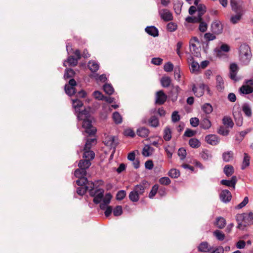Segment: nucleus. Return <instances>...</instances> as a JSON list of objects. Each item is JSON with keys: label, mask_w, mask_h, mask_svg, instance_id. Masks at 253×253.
Segmentation results:
<instances>
[{"label": "nucleus", "mask_w": 253, "mask_h": 253, "mask_svg": "<svg viewBox=\"0 0 253 253\" xmlns=\"http://www.w3.org/2000/svg\"><path fill=\"white\" fill-rule=\"evenodd\" d=\"M200 125L201 128L208 129L211 127V123L208 118H204L201 120Z\"/></svg>", "instance_id": "393cba45"}, {"label": "nucleus", "mask_w": 253, "mask_h": 253, "mask_svg": "<svg viewBox=\"0 0 253 253\" xmlns=\"http://www.w3.org/2000/svg\"><path fill=\"white\" fill-rule=\"evenodd\" d=\"M235 120L238 126H241L243 124V117L240 112H233Z\"/></svg>", "instance_id": "2f4dec72"}, {"label": "nucleus", "mask_w": 253, "mask_h": 253, "mask_svg": "<svg viewBox=\"0 0 253 253\" xmlns=\"http://www.w3.org/2000/svg\"><path fill=\"white\" fill-rule=\"evenodd\" d=\"M83 158L85 160H89V161L93 160L95 157V153L91 150H84Z\"/></svg>", "instance_id": "72a5a7b5"}, {"label": "nucleus", "mask_w": 253, "mask_h": 253, "mask_svg": "<svg viewBox=\"0 0 253 253\" xmlns=\"http://www.w3.org/2000/svg\"><path fill=\"white\" fill-rule=\"evenodd\" d=\"M239 92L243 94H249L253 92V87L249 86L247 84H243L239 88Z\"/></svg>", "instance_id": "4be33fe9"}, {"label": "nucleus", "mask_w": 253, "mask_h": 253, "mask_svg": "<svg viewBox=\"0 0 253 253\" xmlns=\"http://www.w3.org/2000/svg\"><path fill=\"white\" fill-rule=\"evenodd\" d=\"M250 157L247 153H244V157L242 163L241 169H244L250 165Z\"/></svg>", "instance_id": "58836bf2"}, {"label": "nucleus", "mask_w": 253, "mask_h": 253, "mask_svg": "<svg viewBox=\"0 0 253 253\" xmlns=\"http://www.w3.org/2000/svg\"><path fill=\"white\" fill-rule=\"evenodd\" d=\"M242 110L247 117H251L252 114L251 108L248 104L245 103L243 105Z\"/></svg>", "instance_id": "c03bdc74"}, {"label": "nucleus", "mask_w": 253, "mask_h": 253, "mask_svg": "<svg viewBox=\"0 0 253 253\" xmlns=\"http://www.w3.org/2000/svg\"><path fill=\"white\" fill-rule=\"evenodd\" d=\"M112 118L116 124H119L122 122V117L118 112L113 113Z\"/></svg>", "instance_id": "de8ad7c7"}, {"label": "nucleus", "mask_w": 253, "mask_h": 253, "mask_svg": "<svg viewBox=\"0 0 253 253\" xmlns=\"http://www.w3.org/2000/svg\"><path fill=\"white\" fill-rule=\"evenodd\" d=\"M103 90L106 94L109 95L112 94L114 91L113 86L111 84H107L103 85Z\"/></svg>", "instance_id": "603ef678"}, {"label": "nucleus", "mask_w": 253, "mask_h": 253, "mask_svg": "<svg viewBox=\"0 0 253 253\" xmlns=\"http://www.w3.org/2000/svg\"><path fill=\"white\" fill-rule=\"evenodd\" d=\"M104 190L102 188H96L95 190H91L89 192L91 197H94L93 202L95 204H100L103 202Z\"/></svg>", "instance_id": "423d86ee"}, {"label": "nucleus", "mask_w": 253, "mask_h": 253, "mask_svg": "<svg viewBox=\"0 0 253 253\" xmlns=\"http://www.w3.org/2000/svg\"><path fill=\"white\" fill-rule=\"evenodd\" d=\"M217 132L223 136L228 135L229 131L224 126H220L217 130Z\"/></svg>", "instance_id": "0e129e2a"}, {"label": "nucleus", "mask_w": 253, "mask_h": 253, "mask_svg": "<svg viewBox=\"0 0 253 253\" xmlns=\"http://www.w3.org/2000/svg\"><path fill=\"white\" fill-rule=\"evenodd\" d=\"M202 158L205 161L209 160L212 158L211 152L208 150H204L200 154Z\"/></svg>", "instance_id": "79ce46f5"}, {"label": "nucleus", "mask_w": 253, "mask_h": 253, "mask_svg": "<svg viewBox=\"0 0 253 253\" xmlns=\"http://www.w3.org/2000/svg\"><path fill=\"white\" fill-rule=\"evenodd\" d=\"M236 219L238 222V227H240L242 223L245 227L253 225V212L237 214L236 215Z\"/></svg>", "instance_id": "7ed1b4c3"}, {"label": "nucleus", "mask_w": 253, "mask_h": 253, "mask_svg": "<svg viewBox=\"0 0 253 253\" xmlns=\"http://www.w3.org/2000/svg\"><path fill=\"white\" fill-rule=\"evenodd\" d=\"M96 141V139L94 138L88 139L85 144L84 150H90L92 143H95Z\"/></svg>", "instance_id": "864d4df0"}, {"label": "nucleus", "mask_w": 253, "mask_h": 253, "mask_svg": "<svg viewBox=\"0 0 253 253\" xmlns=\"http://www.w3.org/2000/svg\"><path fill=\"white\" fill-rule=\"evenodd\" d=\"M159 186L158 184H155L152 188V189L149 194V197L153 198L158 192Z\"/></svg>", "instance_id": "13d9d810"}, {"label": "nucleus", "mask_w": 253, "mask_h": 253, "mask_svg": "<svg viewBox=\"0 0 253 253\" xmlns=\"http://www.w3.org/2000/svg\"><path fill=\"white\" fill-rule=\"evenodd\" d=\"M116 140V138L115 136H107L105 138L104 143L105 145L110 147L111 148L115 149L118 144Z\"/></svg>", "instance_id": "f8f14e48"}, {"label": "nucleus", "mask_w": 253, "mask_h": 253, "mask_svg": "<svg viewBox=\"0 0 253 253\" xmlns=\"http://www.w3.org/2000/svg\"><path fill=\"white\" fill-rule=\"evenodd\" d=\"M223 172L227 176L229 177L234 172V167L232 165H226L223 169Z\"/></svg>", "instance_id": "c756f323"}, {"label": "nucleus", "mask_w": 253, "mask_h": 253, "mask_svg": "<svg viewBox=\"0 0 253 253\" xmlns=\"http://www.w3.org/2000/svg\"><path fill=\"white\" fill-rule=\"evenodd\" d=\"M226 224L225 219L221 216L217 217L214 223V225L219 229L223 228L225 226Z\"/></svg>", "instance_id": "5701e85b"}, {"label": "nucleus", "mask_w": 253, "mask_h": 253, "mask_svg": "<svg viewBox=\"0 0 253 253\" xmlns=\"http://www.w3.org/2000/svg\"><path fill=\"white\" fill-rule=\"evenodd\" d=\"M154 151V149L149 145H145L142 150V154L145 157H149Z\"/></svg>", "instance_id": "7c9ffc66"}, {"label": "nucleus", "mask_w": 253, "mask_h": 253, "mask_svg": "<svg viewBox=\"0 0 253 253\" xmlns=\"http://www.w3.org/2000/svg\"><path fill=\"white\" fill-rule=\"evenodd\" d=\"M145 31L148 34L154 37H156L159 36L158 29L154 26L146 27Z\"/></svg>", "instance_id": "412c9836"}, {"label": "nucleus", "mask_w": 253, "mask_h": 253, "mask_svg": "<svg viewBox=\"0 0 253 253\" xmlns=\"http://www.w3.org/2000/svg\"><path fill=\"white\" fill-rule=\"evenodd\" d=\"M233 158V153L232 151L224 152L222 154L223 160L226 162L231 161Z\"/></svg>", "instance_id": "e433bc0d"}, {"label": "nucleus", "mask_w": 253, "mask_h": 253, "mask_svg": "<svg viewBox=\"0 0 253 253\" xmlns=\"http://www.w3.org/2000/svg\"><path fill=\"white\" fill-rule=\"evenodd\" d=\"M161 83L162 86L168 87L171 83V79L169 77H163L161 79Z\"/></svg>", "instance_id": "37998d69"}, {"label": "nucleus", "mask_w": 253, "mask_h": 253, "mask_svg": "<svg viewBox=\"0 0 253 253\" xmlns=\"http://www.w3.org/2000/svg\"><path fill=\"white\" fill-rule=\"evenodd\" d=\"M180 90L181 88L178 85L172 86L171 90L169 93V97L171 98L172 102H175L177 100Z\"/></svg>", "instance_id": "ddd939ff"}, {"label": "nucleus", "mask_w": 253, "mask_h": 253, "mask_svg": "<svg viewBox=\"0 0 253 253\" xmlns=\"http://www.w3.org/2000/svg\"><path fill=\"white\" fill-rule=\"evenodd\" d=\"M223 123L228 127L232 128L234 126V123L231 118L224 117L222 120Z\"/></svg>", "instance_id": "49530a36"}, {"label": "nucleus", "mask_w": 253, "mask_h": 253, "mask_svg": "<svg viewBox=\"0 0 253 253\" xmlns=\"http://www.w3.org/2000/svg\"><path fill=\"white\" fill-rule=\"evenodd\" d=\"M177 25L173 22H170L167 24V29L170 32H173L177 29Z\"/></svg>", "instance_id": "e2e57ef3"}, {"label": "nucleus", "mask_w": 253, "mask_h": 253, "mask_svg": "<svg viewBox=\"0 0 253 253\" xmlns=\"http://www.w3.org/2000/svg\"><path fill=\"white\" fill-rule=\"evenodd\" d=\"M74 175L77 178L85 177L86 170L83 168H79L75 170Z\"/></svg>", "instance_id": "473e14b6"}, {"label": "nucleus", "mask_w": 253, "mask_h": 253, "mask_svg": "<svg viewBox=\"0 0 253 253\" xmlns=\"http://www.w3.org/2000/svg\"><path fill=\"white\" fill-rule=\"evenodd\" d=\"M83 105V104L81 100H80L79 99L73 100V106L75 108V109L76 110V111L77 112H80L79 111L80 108L81 107H82Z\"/></svg>", "instance_id": "5fc2aeb1"}, {"label": "nucleus", "mask_w": 253, "mask_h": 253, "mask_svg": "<svg viewBox=\"0 0 253 253\" xmlns=\"http://www.w3.org/2000/svg\"><path fill=\"white\" fill-rule=\"evenodd\" d=\"M99 64L94 61H89L88 67L92 72H96L99 69Z\"/></svg>", "instance_id": "f704fd0d"}, {"label": "nucleus", "mask_w": 253, "mask_h": 253, "mask_svg": "<svg viewBox=\"0 0 253 253\" xmlns=\"http://www.w3.org/2000/svg\"><path fill=\"white\" fill-rule=\"evenodd\" d=\"M91 165V162L89 160L83 159L80 161L78 166L80 168H83L85 170L88 169Z\"/></svg>", "instance_id": "cd10ccee"}, {"label": "nucleus", "mask_w": 253, "mask_h": 253, "mask_svg": "<svg viewBox=\"0 0 253 253\" xmlns=\"http://www.w3.org/2000/svg\"><path fill=\"white\" fill-rule=\"evenodd\" d=\"M150 133V131L148 128L145 127H141L137 129V134L141 137H147Z\"/></svg>", "instance_id": "b1692460"}, {"label": "nucleus", "mask_w": 253, "mask_h": 253, "mask_svg": "<svg viewBox=\"0 0 253 253\" xmlns=\"http://www.w3.org/2000/svg\"><path fill=\"white\" fill-rule=\"evenodd\" d=\"M168 175L171 178H176L179 176L180 172L176 169H172L169 171Z\"/></svg>", "instance_id": "8fccbe9b"}, {"label": "nucleus", "mask_w": 253, "mask_h": 253, "mask_svg": "<svg viewBox=\"0 0 253 253\" xmlns=\"http://www.w3.org/2000/svg\"><path fill=\"white\" fill-rule=\"evenodd\" d=\"M186 21L188 23H198L201 21V19L198 16H188L186 18Z\"/></svg>", "instance_id": "052dcab7"}, {"label": "nucleus", "mask_w": 253, "mask_h": 253, "mask_svg": "<svg viewBox=\"0 0 253 253\" xmlns=\"http://www.w3.org/2000/svg\"><path fill=\"white\" fill-rule=\"evenodd\" d=\"M202 110L206 114H210L212 112L213 109L211 104L207 103L202 105Z\"/></svg>", "instance_id": "a19ab883"}, {"label": "nucleus", "mask_w": 253, "mask_h": 253, "mask_svg": "<svg viewBox=\"0 0 253 253\" xmlns=\"http://www.w3.org/2000/svg\"><path fill=\"white\" fill-rule=\"evenodd\" d=\"M77 85L76 81L74 79L70 80L68 84H66L65 85V91L67 94L69 96H72L74 95L76 90L75 86Z\"/></svg>", "instance_id": "0eeeda50"}, {"label": "nucleus", "mask_w": 253, "mask_h": 253, "mask_svg": "<svg viewBox=\"0 0 253 253\" xmlns=\"http://www.w3.org/2000/svg\"><path fill=\"white\" fill-rule=\"evenodd\" d=\"M180 117L178 112L176 111L173 112L171 115V121L173 123H176L180 120Z\"/></svg>", "instance_id": "774afa93"}, {"label": "nucleus", "mask_w": 253, "mask_h": 253, "mask_svg": "<svg viewBox=\"0 0 253 253\" xmlns=\"http://www.w3.org/2000/svg\"><path fill=\"white\" fill-rule=\"evenodd\" d=\"M230 50V47L226 44H222L219 48H216L215 51L217 52V55L220 56V52L221 51L224 52H228Z\"/></svg>", "instance_id": "09e8293b"}, {"label": "nucleus", "mask_w": 253, "mask_h": 253, "mask_svg": "<svg viewBox=\"0 0 253 253\" xmlns=\"http://www.w3.org/2000/svg\"><path fill=\"white\" fill-rule=\"evenodd\" d=\"M205 87L206 85L204 84H200L199 87H196L195 84H193L192 91L196 97H200L203 95Z\"/></svg>", "instance_id": "9b49d317"}, {"label": "nucleus", "mask_w": 253, "mask_h": 253, "mask_svg": "<svg viewBox=\"0 0 253 253\" xmlns=\"http://www.w3.org/2000/svg\"><path fill=\"white\" fill-rule=\"evenodd\" d=\"M161 18L165 21H169L172 19V13L167 9H162L159 11Z\"/></svg>", "instance_id": "2eb2a0df"}, {"label": "nucleus", "mask_w": 253, "mask_h": 253, "mask_svg": "<svg viewBox=\"0 0 253 253\" xmlns=\"http://www.w3.org/2000/svg\"><path fill=\"white\" fill-rule=\"evenodd\" d=\"M147 183V182L146 180H143L141 184L136 185L133 189L139 196L142 195L146 188Z\"/></svg>", "instance_id": "aec40b11"}, {"label": "nucleus", "mask_w": 253, "mask_h": 253, "mask_svg": "<svg viewBox=\"0 0 253 253\" xmlns=\"http://www.w3.org/2000/svg\"><path fill=\"white\" fill-rule=\"evenodd\" d=\"M219 196L221 201L225 203H229L232 198V194L228 190H222Z\"/></svg>", "instance_id": "4468645a"}, {"label": "nucleus", "mask_w": 253, "mask_h": 253, "mask_svg": "<svg viewBox=\"0 0 253 253\" xmlns=\"http://www.w3.org/2000/svg\"><path fill=\"white\" fill-rule=\"evenodd\" d=\"M148 124L152 127H157L160 125L159 119L155 116H152L149 119Z\"/></svg>", "instance_id": "bb28decb"}, {"label": "nucleus", "mask_w": 253, "mask_h": 253, "mask_svg": "<svg viewBox=\"0 0 253 253\" xmlns=\"http://www.w3.org/2000/svg\"><path fill=\"white\" fill-rule=\"evenodd\" d=\"M79 120L83 121L82 126L85 129V132L89 135H93L95 133L96 129L92 125L91 117L89 111L87 109H84L77 115Z\"/></svg>", "instance_id": "f257e3e1"}, {"label": "nucleus", "mask_w": 253, "mask_h": 253, "mask_svg": "<svg viewBox=\"0 0 253 253\" xmlns=\"http://www.w3.org/2000/svg\"><path fill=\"white\" fill-rule=\"evenodd\" d=\"M128 197L129 200L133 202H136L139 200V195L134 189L130 192Z\"/></svg>", "instance_id": "ea45409f"}, {"label": "nucleus", "mask_w": 253, "mask_h": 253, "mask_svg": "<svg viewBox=\"0 0 253 253\" xmlns=\"http://www.w3.org/2000/svg\"><path fill=\"white\" fill-rule=\"evenodd\" d=\"M165 150L167 153V156L169 158H171L172 154L174 151V147L172 146L168 145L165 148Z\"/></svg>", "instance_id": "4d7b16f0"}, {"label": "nucleus", "mask_w": 253, "mask_h": 253, "mask_svg": "<svg viewBox=\"0 0 253 253\" xmlns=\"http://www.w3.org/2000/svg\"><path fill=\"white\" fill-rule=\"evenodd\" d=\"M159 182L162 185H168L171 183V180L168 177H163L159 179Z\"/></svg>", "instance_id": "69168bd1"}, {"label": "nucleus", "mask_w": 253, "mask_h": 253, "mask_svg": "<svg viewBox=\"0 0 253 253\" xmlns=\"http://www.w3.org/2000/svg\"><path fill=\"white\" fill-rule=\"evenodd\" d=\"M212 247L207 242H202L198 246V250L202 253H208L211 251Z\"/></svg>", "instance_id": "f3484780"}, {"label": "nucleus", "mask_w": 253, "mask_h": 253, "mask_svg": "<svg viewBox=\"0 0 253 253\" xmlns=\"http://www.w3.org/2000/svg\"><path fill=\"white\" fill-rule=\"evenodd\" d=\"M252 56L249 46L245 43L242 44L239 48V57L241 64L242 65H248Z\"/></svg>", "instance_id": "f03ea898"}, {"label": "nucleus", "mask_w": 253, "mask_h": 253, "mask_svg": "<svg viewBox=\"0 0 253 253\" xmlns=\"http://www.w3.org/2000/svg\"><path fill=\"white\" fill-rule=\"evenodd\" d=\"M113 214L115 216L121 215L123 213V209L121 206H116L113 211Z\"/></svg>", "instance_id": "bf43d9fd"}, {"label": "nucleus", "mask_w": 253, "mask_h": 253, "mask_svg": "<svg viewBox=\"0 0 253 253\" xmlns=\"http://www.w3.org/2000/svg\"><path fill=\"white\" fill-rule=\"evenodd\" d=\"M239 70V68L237 64L235 63L230 64L229 67V77L230 78L235 81H238L239 78L237 76V74Z\"/></svg>", "instance_id": "6e6552de"}, {"label": "nucleus", "mask_w": 253, "mask_h": 253, "mask_svg": "<svg viewBox=\"0 0 253 253\" xmlns=\"http://www.w3.org/2000/svg\"><path fill=\"white\" fill-rule=\"evenodd\" d=\"M189 48L191 53L195 57L201 56V43L196 37H192L189 41Z\"/></svg>", "instance_id": "20e7f679"}, {"label": "nucleus", "mask_w": 253, "mask_h": 253, "mask_svg": "<svg viewBox=\"0 0 253 253\" xmlns=\"http://www.w3.org/2000/svg\"><path fill=\"white\" fill-rule=\"evenodd\" d=\"M213 235L219 241H222L225 239V234L220 230H216L213 232Z\"/></svg>", "instance_id": "a18cd8bd"}, {"label": "nucleus", "mask_w": 253, "mask_h": 253, "mask_svg": "<svg viewBox=\"0 0 253 253\" xmlns=\"http://www.w3.org/2000/svg\"><path fill=\"white\" fill-rule=\"evenodd\" d=\"M87 182L88 180L86 177H81L76 181V183L78 185L82 187L86 186Z\"/></svg>", "instance_id": "680f3d73"}, {"label": "nucleus", "mask_w": 253, "mask_h": 253, "mask_svg": "<svg viewBox=\"0 0 253 253\" xmlns=\"http://www.w3.org/2000/svg\"><path fill=\"white\" fill-rule=\"evenodd\" d=\"M216 88L218 91H222L224 88V81L220 76H217L216 78Z\"/></svg>", "instance_id": "a878e982"}, {"label": "nucleus", "mask_w": 253, "mask_h": 253, "mask_svg": "<svg viewBox=\"0 0 253 253\" xmlns=\"http://www.w3.org/2000/svg\"><path fill=\"white\" fill-rule=\"evenodd\" d=\"M163 137L166 141H169L171 138V131L168 126H166L164 130Z\"/></svg>", "instance_id": "c9c22d12"}, {"label": "nucleus", "mask_w": 253, "mask_h": 253, "mask_svg": "<svg viewBox=\"0 0 253 253\" xmlns=\"http://www.w3.org/2000/svg\"><path fill=\"white\" fill-rule=\"evenodd\" d=\"M189 144L193 148H197L200 146L201 142L198 139L193 138L189 140Z\"/></svg>", "instance_id": "4c0bfd02"}, {"label": "nucleus", "mask_w": 253, "mask_h": 253, "mask_svg": "<svg viewBox=\"0 0 253 253\" xmlns=\"http://www.w3.org/2000/svg\"><path fill=\"white\" fill-rule=\"evenodd\" d=\"M237 182V177L233 176L230 180L223 179L221 180L220 183L228 187H232L234 189Z\"/></svg>", "instance_id": "6ab92c4d"}, {"label": "nucleus", "mask_w": 253, "mask_h": 253, "mask_svg": "<svg viewBox=\"0 0 253 253\" xmlns=\"http://www.w3.org/2000/svg\"><path fill=\"white\" fill-rule=\"evenodd\" d=\"M205 141L211 145H216L219 143L220 139L215 134H211L205 136Z\"/></svg>", "instance_id": "9d476101"}, {"label": "nucleus", "mask_w": 253, "mask_h": 253, "mask_svg": "<svg viewBox=\"0 0 253 253\" xmlns=\"http://www.w3.org/2000/svg\"><path fill=\"white\" fill-rule=\"evenodd\" d=\"M74 71L70 68H67L65 71V73L64 75V78L65 79H68L71 78H72L75 75Z\"/></svg>", "instance_id": "3c124183"}, {"label": "nucleus", "mask_w": 253, "mask_h": 253, "mask_svg": "<svg viewBox=\"0 0 253 253\" xmlns=\"http://www.w3.org/2000/svg\"><path fill=\"white\" fill-rule=\"evenodd\" d=\"M211 28L212 32L216 34L221 33L223 30V27L220 21L217 20L212 23Z\"/></svg>", "instance_id": "dca6fc26"}, {"label": "nucleus", "mask_w": 253, "mask_h": 253, "mask_svg": "<svg viewBox=\"0 0 253 253\" xmlns=\"http://www.w3.org/2000/svg\"><path fill=\"white\" fill-rule=\"evenodd\" d=\"M188 63L190 66V70L191 72L194 73L199 71L200 66L197 62L194 60L193 57L190 56L188 58Z\"/></svg>", "instance_id": "a211bd4d"}, {"label": "nucleus", "mask_w": 253, "mask_h": 253, "mask_svg": "<svg viewBox=\"0 0 253 253\" xmlns=\"http://www.w3.org/2000/svg\"><path fill=\"white\" fill-rule=\"evenodd\" d=\"M126 196V192L125 190L119 191L117 194L116 198L118 201L122 200Z\"/></svg>", "instance_id": "338daca9"}, {"label": "nucleus", "mask_w": 253, "mask_h": 253, "mask_svg": "<svg viewBox=\"0 0 253 253\" xmlns=\"http://www.w3.org/2000/svg\"><path fill=\"white\" fill-rule=\"evenodd\" d=\"M112 195L110 193H106L103 200V202L100 204V208L102 210H105L104 214L106 217H108L113 211L111 206H108L110 203L112 199Z\"/></svg>", "instance_id": "39448f33"}, {"label": "nucleus", "mask_w": 253, "mask_h": 253, "mask_svg": "<svg viewBox=\"0 0 253 253\" xmlns=\"http://www.w3.org/2000/svg\"><path fill=\"white\" fill-rule=\"evenodd\" d=\"M197 7V12H198V16L201 19H202V16L204 14V13L206 11V7L203 4H198Z\"/></svg>", "instance_id": "c85d7f7f"}, {"label": "nucleus", "mask_w": 253, "mask_h": 253, "mask_svg": "<svg viewBox=\"0 0 253 253\" xmlns=\"http://www.w3.org/2000/svg\"><path fill=\"white\" fill-rule=\"evenodd\" d=\"M79 59L76 58L73 56H70L68 57L67 61L69 63V66H76L78 62Z\"/></svg>", "instance_id": "6e6d98bb"}, {"label": "nucleus", "mask_w": 253, "mask_h": 253, "mask_svg": "<svg viewBox=\"0 0 253 253\" xmlns=\"http://www.w3.org/2000/svg\"><path fill=\"white\" fill-rule=\"evenodd\" d=\"M167 99V95L163 90H161L156 92L155 104L158 105L164 104Z\"/></svg>", "instance_id": "1a4fd4ad"}]
</instances>
